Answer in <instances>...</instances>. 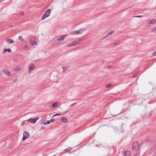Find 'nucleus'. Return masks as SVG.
<instances>
[{
	"label": "nucleus",
	"instance_id": "1",
	"mask_svg": "<svg viewBox=\"0 0 156 156\" xmlns=\"http://www.w3.org/2000/svg\"><path fill=\"white\" fill-rule=\"evenodd\" d=\"M23 137L22 138V140L24 141L26 139H28L30 136V135L26 131L24 132L23 133Z\"/></svg>",
	"mask_w": 156,
	"mask_h": 156
},
{
	"label": "nucleus",
	"instance_id": "2",
	"mask_svg": "<svg viewBox=\"0 0 156 156\" xmlns=\"http://www.w3.org/2000/svg\"><path fill=\"white\" fill-rule=\"evenodd\" d=\"M38 119V118H30L28 120V121L31 123L34 124L36 122Z\"/></svg>",
	"mask_w": 156,
	"mask_h": 156
},
{
	"label": "nucleus",
	"instance_id": "3",
	"mask_svg": "<svg viewBox=\"0 0 156 156\" xmlns=\"http://www.w3.org/2000/svg\"><path fill=\"white\" fill-rule=\"evenodd\" d=\"M35 69L34 65L33 63H31L30 65V66L28 68V71L29 73H30Z\"/></svg>",
	"mask_w": 156,
	"mask_h": 156
},
{
	"label": "nucleus",
	"instance_id": "4",
	"mask_svg": "<svg viewBox=\"0 0 156 156\" xmlns=\"http://www.w3.org/2000/svg\"><path fill=\"white\" fill-rule=\"evenodd\" d=\"M139 147V144L138 142H135L133 143V150H136Z\"/></svg>",
	"mask_w": 156,
	"mask_h": 156
},
{
	"label": "nucleus",
	"instance_id": "5",
	"mask_svg": "<svg viewBox=\"0 0 156 156\" xmlns=\"http://www.w3.org/2000/svg\"><path fill=\"white\" fill-rule=\"evenodd\" d=\"M66 35H64L61 36L60 38H57L58 41H59V42H61L62 41L64 40L66 37Z\"/></svg>",
	"mask_w": 156,
	"mask_h": 156
},
{
	"label": "nucleus",
	"instance_id": "6",
	"mask_svg": "<svg viewBox=\"0 0 156 156\" xmlns=\"http://www.w3.org/2000/svg\"><path fill=\"white\" fill-rule=\"evenodd\" d=\"M147 23L149 24H154L156 23L155 20H147Z\"/></svg>",
	"mask_w": 156,
	"mask_h": 156
},
{
	"label": "nucleus",
	"instance_id": "7",
	"mask_svg": "<svg viewBox=\"0 0 156 156\" xmlns=\"http://www.w3.org/2000/svg\"><path fill=\"white\" fill-rule=\"evenodd\" d=\"M3 72L7 76H10L11 75V73L7 69H5L3 71Z\"/></svg>",
	"mask_w": 156,
	"mask_h": 156
},
{
	"label": "nucleus",
	"instance_id": "8",
	"mask_svg": "<svg viewBox=\"0 0 156 156\" xmlns=\"http://www.w3.org/2000/svg\"><path fill=\"white\" fill-rule=\"evenodd\" d=\"M124 156H130V152L129 151H124Z\"/></svg>",
	"mask_w": 156,
	"mask_h": 156
},
{
	"label": "nucleus",
	"instance_id": "9",
	"mask_svg": "<svg viewBox=\"0 0 156 156\" xmlns=\"http://www.w3.org/2000/svg\"><path fill=\"white\" fill-rule=\"evenodd\" d=\"M51 13V10L50 9H48L46 12L44 14L46 16L48 17L49 16L50 14Z\"/></svg>",
	"mask_w": 156,
	"mask_h": 156
},
{
	"label": "nucleus",
	"instance_id": "10",
	"mask_svg": "<svg viewBox=\"0 0 156 156\" xmlns=\"http://www.w3.org/2000/svg\"><path fill=\"white\" fill-rule=\"evenodd\" d=\"M7 42L9 44H10L11 43H14V41L12 39H9L7 40Z\"/></svg>",
	"mask_w": 156,
	"mask_h": 156
},
{
	"label": "nucleus",
	"instance_id": "11",
	"mask_svg": "<svg viewBox=\"0 0 156 156\" xmlns=\"http://www.w3.org/2000/svg\"><path fill=\"white\" fill-rule=\"evenodd\" d=\"M86 30V28H81L79 29L80 34L83 33Z\"/></svg>",
	"mask_w": 156,
	"mask_h": 156
},
{
	"label": "nucleus",
	"instance_id": "12",
	"mask_svg": "<svg viewBox=\"0 0 156 156\" xmlns=\"http://www.w3.org/2000/svg\"><path fill=\"white\" fill-rule=\"evenodd\" d=\"M52 43L53 44H58L59 43L58 41V39H57L56 40L55 39H54L52 41Z\"/></svg>",
	"mask_w": 156,
	"mask_h": 156
},
{
	"label": "nucleus",
	"instance_id": "13",
	"mask_svg": "<svg viewBox=\"0 0 156 156\" xmlns=\"http://www.w3.org/2000/svg\"><path fill=\"white\" fill-rule=\"evenodd\" d=\"M58 105V103L57 102H55L52 105L51 107V108H54L57 107Z\"/></svg>",
	"mask_w": 156,
	"mask_h": 156
},
{
	"label": "nucleus",
	"instance_id": "14",
	"mask_svg": "<svg viewBox=\"0 0 156 156\" xmlns=\"http://www.w3.org/2000/svg\"><path fill=\"white\" fill-rule=\"evenodd\" d=\"M73 34L74 35L80 34L79 30L74 31Z\"/></svg>",
	"mask_w": 156,
	"mask_h": 156
},
{
	"label": "nucleus",
	"instance_id": "15",
	"mask_svg": "<svg viewBox=\"0 0 156 156\" xmlns=\"http://www.w3.org/2000/svg\"><path fill=\"white\" fill-rule=\"evenodd\" d=\"M61 120L62 121L65 123H66L67 122V119L65 117L62 118Z\"/></svg>",
	"mask_w": 156,
	"mask_h": 156
},
{
	"label": "nucleus",
	"instance_id": "16",
	"mask_svg": "<svg viewBox=\"0 0 156 156\" xmlns=\"http://www.w3.org/2000/svg\"><path fill=\"white\" fill-rule=\"evenodd\" d=\"M7 51H8L9 52H10L11 51L10 49H9V48H8L7 49H5L3 50V53H5Z\"/></svg>",
	"mask_w": 156,
	"mask_h": 156
},
{
	"label": "nucleus",
	"instance_id": "17",
	"mask_svg": "<svg viewBox=\"0 0 156 156\" xmlns=\"http://www.w3.org/2000/svg\"><path fill=\"white\" fill-rule=\"evenodd\" d=\"M121 43V42L120 41H118L116 42L114 44V45L115 46H117L118 45L120 44Z\"/></svg>",
	"mask_w": 156,
	"mask_h": 156
},
{
	"label": "nucleus",
	"instance_id": "18",
	"mask_svg": "<svg viewBox=\"0 0 156 156\" xmlns=\"http://www.w3.org/2000/svg\"><path fill=\"white\" fill-rule=\"evenodd\" d=\"M112 86V84H106L105 85V87L106 88H110Z\"/></svg>",
	"mask_w": 156,
	"mask_h": 156
},
{
	"label": "nucleus",
	"instance_id": "19",
	"mask_svg": "<svg viewBox=\"0 0 156 156\" xmlns=\"http://www.w3.org/2000/svg\"><path fill=\"white\" fill-rule=\"evenodd\" d=\"M37 42L34 41H32L31 42V44L32 45H34L37 44Z\"/></svg>",
	"mask_w": 156,
	"mask_h": 156
},
{
	"label": "nucleus",
	"instance_id": "20",
	"mask_svg": "<svg viewBox=\"0 0 156 156\" xmlns=\"http://www.w3.org/2000/svg\"><path fill=\"white\" fill-rule=\"evenodd\" d=\"M15 69L16 71H20L21 69L20 67H16L15 68Z\"/></svg>",
	"mask_w": 156,
	"mask_h": 156
},
{
	"label": "nucleus",
	"instance_id": "21",
	"mask_svg": "<svg viewBox=\"0 0 156 156\" xmlns=\"http://www.w3.org/2000/svg\"><path fill=\"white\" fill-rule=\"evenodd\" d=\"M62 68L63 69V72H65L66 71L67 69V67H62Z\"/></svg>",
	"mask_w": 156,
	"mask_h": 156
},
{
	"label": "nucleus",
	"instance_id": "22",
	"mask_svg": "<svg viewBox=\"0 0 156 156\" xmlns=\"http://www.w3.org/2000/svg\"><path fill=\"white\" fill-rule=\"evenodd\" d=\"M18 39L20 41H23V37L21 36H20L19 37Z\"/></svg>",
	"mask_w": 156,
	"mask_h": 156
},
{
	"label": "nucleus",
	"instance_id": "23",
	"mask_svg": "<svg viewBox=\"0 0 156 156\" xmlns=\"http://www.w3.org/2000/svg\"><path fill=\"white\" fill-rule=\"evenodd\" d=\"M73 43V45H76L77 44L80 43V42L78 41H75L72 42Z\"/></svg>",
	"mask_w": 156,
	"mask_h": 156
},
{
	"label": "nucleus",
	"instance_id": "24",
	"mask_svg": "<svg viewBox=\"0 0 156 156\" xmlns=\"http://www.w3.org/2000/svg\"><path fill=\"white\" fill-rule=\"evenodd\" d=\"M71 150V148H68L65 150V151L66 152H67L70 151Z\"/></svg>",
	"mask_w": 156,
	"mask_h": 156
},
{
	"label": "nucleus",
	"instance_id": "25",
	"mask_svg": "<svg viewBox=\"0 0 156 156\" xmlns=\"http://www.w3.org/2000/svg\"><path fill=\"white\" fill-rule=\"evenodd\" d=\"M114 32V31H111L109 32L108 33L107 35V36H109V35H111Z\"/></svg>",
	"mask_w": 156,
	"mask_h": 156
},
{
	"label": "nucleus",
	"instance_id": "26",
	"mask_svg": "<svg viewBox=\"0 0 156 156\" xmlns=\"http://www.w3.org/2000/svg\"><path fill=\"white\" fill-rule=\"evenodd\" d=\"M47 17L44 14L43 16L41 18V19L42 20H44Z\"/></svg>",
	"mask_w": 156,
	"mask_h": 156
},
{
	"label": "nucleus",
	"instance_id": "27",
	"mask_svg": "<svg viewBox=\"0 0 156 156\" xmlns=\"http://www.w3.org/2000/svg\"><path fill=\"white\" fill-rule=\"evenodd\" d=\"M151 31L152 32H154L156 31V26L155 27H154L151 30Z\"/></svg>",
	"mask_w": 156,
	"mask_h": 156
},
{
	"label": "nucleus",
	"instance_id": "28",
	"mask_svg": "<svg viewBox=\"0 0 156 156\" xmlns=\"http://www.w3.org/2000/svg\"><path fill=\"white\" fill-rule=\"evenodd\" d=\"M73 46V43H72L70 44H68L67 45V47H70V46Z\"/></svg>",
	"mask_w": 156,
	"mask_h": 156
},
{
	"label": "nucleus",
	"instance_id": "29",
	"mask_svg": "<svg viewBox=\"0 0 156 156\" xmlns=\"http://www.w3.org/2000/svg\"><path fill=\"white\" fill-rule=\"evenodd\" d=\"M143 16H134L133 17H138V18H140L143 17Z\"/></svg>",
	"mask_w": 156,
	"mask_h": 156
},
{
	"label": "nucleus",
	"instance_id": "30",
	"mask_svg": "<svg viewBox=\"0 0 156 156\" xmlns=\"http://www.w3.org/2000/svg\"><path fill=\"white\" fill-rule=\"evenodd\" d=\"M50 121L51 122H54L55 121V120L54 119H51Z\"/></svg>",
	"mask_w": 156,
	"mask_h": 156
},
{
	"label": "nucleus",
	"instance_id": "31",
	"mask_svg": "<svg viewBox=\"0 0 156 156\" xmlns=\"http://www.w3.org/2000/svg\"><path fill=\"white\" fill-rule=\"evenodd\" d=\"M50 123V121L48 120L46 123H44V124L46 125L47 124H49Z\"/></svg>",
	"mask_w": 156,
	"mask_h": 156
},
{
	"label": "nucleus",
	"instance_id": "32",
	"mask_svg": "<svg viewBox=\"0 0 156 156\" xmlns=\"http://www.w3.org/2000/svg\"><path fill=\"white\" fill-rule=\"evenodd\" d=\"M137 74H138L137 73H136L133 74V77H135L137 75Z\"/></svg>",
	"mask_w": 156,
	"mask_h": 156
},
{
	"label": "nucleus",
	"instance_id": "33",
	"mask_svg": "<svg viewBox=\"0 0 156 156\" xmlns=\"http://www.w3.org/2000/svg\"><path fill=\"white\" fill-rule=\"evenodd\" d=\"M60 114H58H58H55V115H54L53 116V117H54L55 116H58V115H60Z\"/></svg>",
	"mask_w": 156,
	"mask_h": 156
},
{
	"label": "nucleus",
	"instance_id": "34",
	"mask_svg": "<svg viewBox=\"0 0 156 156\" xmlns=\"http://www.w3.org/2000/svg\"><path fill=\"white\" fill-rule=\"evenodd\" d=\"M83 41V38L82 39H79L78 42H80V41Z\"/></svg>",
	"mask_w": 156,
	"mask_h": 156
},
{
	"label": "nucleus",
	"instance_id": "35",
	"mask_svg": "<svg viewBox=\"0 0 156 156\" xmlns=\"http://www.w3.org/2000/svg\"><path fill=\"white\" fill-rule=\"evenodd\" d=\"M153 55L154 56H156V51H155L153 53Z\"/></svg>",
	"mask_w": 156,
	"mask_h": 156
},
{
	"label": "nucleus",
	"instance_id": "36",
	"mask_svg": "<svg viewBox=\"0 0 156 156\" xmlns=\"http://www.w3.org/2000/svg\"><path fill=\"white\" fill-rule=\"evenodd\" d=\"M20 14L21 15H23L24 14V12H20Z\"/></svg>",
	"mask_w": 156,
	"mask_h": 156
},
{
	"label": "nucleus",
	"instance_id": "37",
	"mask_svg": "<svg viewBox=\"0 0 156 156\" xmlns=\"http://www.w3.org/2000/svg\"><path fill=\"white\" fill-rule=\"evenodd\" d=\"M28 47V46L27 45H25L24 46L25 48H27Z\"/></svg>",
	"mask_w": 156,
	"mask_h": 156
},
{
	"label": "nucleus",
	"instance_id": "38",
	"mask_svg": "<svg viewBox=\"0 0 156 156\" xmlns=\"http://www.w3.org/2000/svg\"><path fill=\"white\" fill-rule=\"evenodd\" d=\"M112 68V66H108V68L109 69H110Z\"/></svg>",
	"mask_w": 156,
	"mask_h": 156
},
{
	"label": "nucleus",
	"instance_id": "39",
	"mask_svg": "<svg viewBox=\"0 0 156 156\" xmlns=\"http://www.w3.org/2000/svg\"><path fill=\"white\" fill-rule=\"evenodd\" d=\"M45 129V127H42L41 128V129Z\"/></svg>",
	"mask_w": 156,
	"mask_h": 156
},
{
	"label": "nucleus",
	"instance_id": "40",
	"mask_svg": "<svg viewBox=\"0 0 156 156\" xmlns=\"http://www.w3.org/2000/svg\"><path fill=\"white\" fill-rule=\"evenodd\" d=\"M17 79H16L14 80V82H17Z\"/></svg>",
	"mask_w": 156,
	"mask_h": 156
},
{
	"label": "nucleus",
	"instance_id": "41",
	"mask_svg": "<svg viewBox=\"0 0 156 156\" xmlns=\"http://www.w3.org/2000/svg\"><path fill=\"white\" fill-rule=\"evenodd\" d=\"M74 103L70 105V107L74 105Z\"/></svg>",
	"mask_w": 156,
	"mask_h": 156
},
{
	"label": "nucleus",
	"instance_id": "42",
	"mask_svg": "<svg viewBox=\"0 0 156 156\" xmlns=\"http://www.w3.org/2000/svg\"><path fill=\"white\" fill-rule=\"evenodd\" d=\"M134 156H139V155H138L136 154Z\"/></svg>",
	"mask_w": 156,
	"mask_h": 156
},
{
	"label": "nucleus",
	"instance_id": "43",
	"mask_svg": "<svg viewBox=\"0 0 156 156\" xmlns=\"http://www.w3.org/2000/svg\"><path fill=\"white\" fill-rule=\"evenodd\" d=\"M108 36H107V35H106L105 36V37H107Z\"/></svg>",
	"mask_w": 156,
	"mask_h": 156
}]
</instances>
